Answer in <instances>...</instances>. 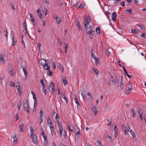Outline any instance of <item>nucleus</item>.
<instances>
[{
    "mask_svg": "<svg viewBox=\"0 0 146 146\" xmlns=\"http://www.w3.org/2000/svg\"><path fill=\"white\" fill-rule=\"evenodd\" d=\"M133 89L132 86L130 82L126 86L125 90V93L127 94H129L131 92V90Z\"/></svg>",
    "mask_w": 146,
    "mask_h": 146,
    "instance_id": "nucleus-1",
    "label": "nucleus"
},
{
    "mask_svg": "<svg viewBox=\"0 0 146 146\" xmlns=\"http://www.w3.org/2000/svg\"><path fill=\"white\" fill-rule=\"evenodd\" d=\"M84 25L85 28L88 27L89 23L91 21L90 18L89 16L85 17L84 16Z\"/></svg>",
    "mask_w": 146,
    "mask_h": 146,
    "instance_id": "nucleus-2",
    "label": "nucleus"
},
{
    "mask_svg": "<svg viewBox=\"0 0 146 146\" xmlns=\"http://www.w3.org/2000/svg\"><path fill=\"white\" fill-rule=\"evenodd\" d=\"M23 106L26 111L28 113H30L29 110V101L27 100H25L23 101Z\"/></svg>",
    "mask_w": 146,
    "mask_h": 146,
    "instance_id": "nucleus-3",
    "label": "nucleus"
},
{
    "mask_svg": "<svg viewBox=\"0 0 146 146\" xmlns=\"http://www.w3.org/2000/svg\"><path fill=\"white\" fill-rule=\"evenodd\" d=\"M55 89L54 84L53 82H51L50 84L48 89L52 94L54 93V91Z\"/></svg>",
    "mask_w": 146,
    "mask_h": 146,
    "instance_id": "nucleus-4",
    "label": "nucleus"
},
{
    "mask_svg": "<svg viewBox=\"0 0 146 146\" xmlns=\"http://www.w3.org/2000/svg\"><path fill=\"white\" fill-rule=\"evenodd\" d=\"M95 33V31L94 29L90 31H88V32H86V34L89 35V37L91 39H92L93 37V36Z\"/></svg>",
    "mask_w": 146,
    "mask_h": 146,
    "instance_id": "nucleus-5",
    "label": "nucleus"
},
{
    "mask_svg": "<svg viewBox=\"0 0 146 146\" xmlns=\"http://www.w3.org/2000/svg\"><path fill=\"white\" fill-rule=\"evenodd\" d=\"M31 138L32 139L33 142L36 145L38 144V141L37 137L36 135H35L32 137L31 136Z\"/></svg>",
    "mask_w": 146,
    "mask_h": 146,
    "instance_id": "nucleus-6",
    "label": "nucleus"
},
{
    "mask_svg": "<svg viewBox=\"0 0 146 146\" xmlns=\"http://www.w3.org/2000/svg\"><path fill=\"white\" fill-rule=\"evenodd\" d=\"M122 127L123 128V130L124 131V134L125 135H127L128 134V132L130 131V127L128 126L127 127H126L124 125H122Z\"/></svg>",
    "mask_w": 146,
    "mask_h": 146,
    "instance_id": "nucleus-7",
    "label": "nucleus"
},
{
    "mask_svg": "<svg viewBox=\"0 0 146 146\" xmlns=\"http://www.w3.org/2000/svg\"><path fill=\"white\" fill-rule=\"evenodd\" d=\"M47 61V60L42 59L39 60V63L41 66H43L47 63L46 62Z\"/></svg>",
    "mask_w": 146,
    "mask_h": 146,
    "instance_id": "nucleus-8",
    "label": "nucleus"
},
{
    "mask_svg": "<svg viewBox=\"0 0 146 146\" xmlns=\"http://www.w3.org/2000/svg\"><path fill=\"white\" fill-rule=\"evenodd\" d=\"M129 132L133 136V138L134 139L135 141H137V139L136 137L135 136V134L134 131H132V130L130 129V131H129Z\"/></svg>",
    "mask_w": 146,
    "mask_h": 146,
    "instance_id": "nucleus-9",
    "label": "nucleus"
},
{
    "mask_svg": "<svg viewBox=\"0 0 146 146\" xmlns=\"http://www.w3.org/2000/svg\"><path fill=\"white\" fill-rule=\"evenodd\" d=\"M57 124L58 127L59 129V131L63 130V127L61 123L59 121L57 122Z\"/></svg>",
    "mask_w": 146,
    "mask_h": 146,
    "instance_id": "nucleus-10",
    "label": "nucleus"
},
{
    "mask_svg": "<svg viewBox=\"0 0 146 146\" xmlns=\"http://www.w3.org/2000/svg\"><path fill=\"white\" fill-rule=\"evenodd\" d=\"M12 138L14 140L13 141V145H15L16 144L18 141V139L16 135H15L14 136H12Z\"/></svg>",
    "mask_w": 146,
    "mask_h": 146,
    "instance_id": "nucleus-11",
    "label": "nucleus"
},
{
    "mask_svg": "<svg viewBox=\"0 0 146 146\" xmlns=\"http://www.w3.org/2000/svg\"><path fill=\"white\" fill-rule=\"evenodd\" d=\"M43 66L44 69L45 70H50V67L47 63Z\"/></svg>",
    "mask_w": 146,
    "mask_h": 146,
    "instance_id": "nucleus-12",
    "label": "nucleus"
},
{
    "mask_svg": "<svg viewBox=\"0 0 146 146\" xmlns=\"http://www.w3.org/2000/svg\"><path fill=\"white\" fill-rule=\"evenodd\" d=\"M117 17V15L115 12H113L112 13L111 15L112 19L113 21H115Z\"/></svg>",
    "mask_w": 146,
    "mask_h": 146,
    "instance_id": "nucleus-13",
    "label": "nucleus"
},
{
    "mask_svg": "<svg viewBox=\"0 0 146 146\" xmlns=\"http://www.w3.org/2000/svg\"><path fill=\"white\" fill-rule=\"evenodd\" d=\"M56 21L58 25H59L62 22L61 19L59 17H57L55 18Z\"/></svg>",
    "mask_w": 146,
    "mask_h": 146,
    "instance_id": "nucleus-14",
    "label": "nucleus"
},
{
    "mask_svg": "<svg viewBox=\"0 0 146 146\" xmlns=\"http://www.w3.org/2000/svg\"><path fill=\"white\" fill-rule=\"evenodd\" d=\"M12 46H13L16 43L17 41L15 40L13 36H13H12Z\"/></svg>",
    "mask_w": 146,
    "mask_h": 146,
    "instance_id": "nucleus-15",
    "label": "nucleus"
},
{
    "mask_svg": "<svg viewBox=\"0 0 146 146\" xmlns=\"http://www.w3.org/2000/svg\"><path fill=\"white\" fill-rule=\"evenodd\" d=\"M88 96L89 100V101L90 102L92 101L93 98L91 93L90 92H88Z\"/></svg>",
    "mask_w": 146,
    "mask_h": 146,
    "instance_id": "nucleus-16",
    "label": "nucleus"
},
{
    "mask_svg": "<svg viewBox=\"0 0 146 146\" xmlns=\"http://www.w3.org/2000/svg\"><path fill=\"white\" fill-rule=\"evenodd\" d=\"M92 111L94 113L95 115H96L98 112V111L97 109L96 106H94L92 108Z\"/></svg>",
    "mask_w": 146,
    "mask_h": 146,
    "instance_id": "nucleus-17",
    "label": "nucleus"
},
{
    "mask_svg": "<svg viewBox=\"0 0 146 146\" xmlns=\"http://www.w3.org/2000/svg\"><path fill=\"white\" fill-rule=\"evenodd\" d=\"M0 61L2 62L3 64L5 63V61L4 58L3 56L1 54H0Z\"/></svg>",
    "mask_w": 146,
    "mask_h": 146,
    "instance_id": "nucleus-18",
    "label": "nucleus"
},
{
    "mask_svg": "<svg viewBox=\"0 0 146 146\" xmlns=\"http://www.w3.org/2000/svg\"><path fill=\"white\" fill-rule=\"evenodd\" d=\"M22 68L23 71L24 73L25 78H26V76H27V72L26 70L25 69V67L24 66H22Z\"/></svg>",
    "mask_w": 146,
    "mask_h": 146,
    "instance_id": "nucleus-19",
    "label": "nucleus"
},
{
    "mask_svg": "<svg viewBox=\"0 0 146 146\" xmlns=\"http://www.w3.org/2000/svg\"><path fill=\"white\" fill-rule=\"evenodd\" d=\"M29 15L30 16L31 21L35 25L34 22H35V19L34 17L32 16V15L31 13L29 14Z\"/></svg>",
    "mask_w": 146,
    "mask_h": 146,
    "instance_id": "nucleus-20",
    "label": "nucleus"
},
{
    "mask_svg": "<svg viewBox=\"0 0 146 146\" xmlns=\"http://www.w3.org/2000/svg\"><path fill=\"white\" fill-rule=\"evenodd\" d=\"M41 135L43 137L44 140H47V136L46 135L44 132H42L41 133Z\"/></svg>",
    "mask_w": 146,
    "mask_h": 146,
    "instance_id": "nucleus-21",
    "label": "nucleus"
},
{
    "mask_svg": "<svg viewBox=\"0 0 146 146\" xmlns=\"http://www.w3.org/2000/svg\"><path fill=\"white\" fill-rule=\"evenodd\" d=\"M30 133H31V136L32 137L34 135V130L33 128L32 127H30Z\"/></svg>",
    "mask_w": 146,
    "mask_h": 146,
    "instance_id": "nucleus-22",
    "label": "nucleus"
},
{
    "mask_svg": "<svg viewBox=\"0 0 146 146\" xmlns=\"http://www.w3.org/2000/svg\"><path fill=\"white\" fill-rule=\"evenodd\" d=\"M33 98L34 99V103H35V106H36V105H37V101L36 97V95L33 96Z\"/></svg>",
    "mask_w": 146,
    "mask_h": 146,
    "instance_id": "nucleus-23",
    "label": "nucleus"
},
{
    "mask_svg": "<svg viewBox=\"0 0 146 146\" xmlns=\"http://www.w3.org/2000/svg\"><path fill=\"white\" fill-rule=\"evenodd\" d=\"M22 105V103L21 101L20 100H19V102L18 104V110H20V108L21 106Z\"/></svg>",
    "mask_w": 146,
    "mask_h": 146,
    "instance_id": "nucleus-24",
    "label": "nucleus"
},
{
    "mask_svg": "<svg viewBox=\"0 0 146 146\" xmlns=\"http://www.w3.org/2000/svg\"><path fill=\"white\" fill-rule=\"evenodd\" d=\"M24 125L23 124H22L19 125L20 130L21 132H23V127Z\"/></svg>",
    "mask_w": 146,
    "mask_h": 146,
    "instance_id": "nucleus-25",
    "label": "nucleus"
},
{
    "mask_svg": "<svg viewBox=\"0 0 146 146\" xmlns=\"http://www.w3.org/2000/svg\"><path fill=\"white\" fill-rule=\"evenodd\" d=\"M96 32L98 35L100 32V29L99 27H96Z\"/></svg>",
    "mask_w": 146,
    "mask_h": 146,
    "instance_id": "nucleus-26",
    "label": "nucleus"
},
{
    "mask_svg": "<svg viewBox=\"0 0 146 146\" xmlns=\"http://www.w3.org/2000/svg\"><path fill=\"white\" fill-rule=\"evenodd\" d=\"M13 71V70L12 68L10 69L9 71V74L12 76H13L14 75V73Z\"/></svg>",
    "mask_w": 146,
    "mask_h": 146,
    "instance_id": "nucleus-27",
    "label": "nucleus"
},
{
    "mask_svg": "<svg viewBox=\"0 0 146 146\" xmlns=\"http://www.w3.org/2000/svg\"><path fill=\"white\" fill-rule=\"evenodd\" d=\"M86 27V28H85L86 29V32H88V31H90L91 30H92V27L91 26H89L88 28V27Z\"/></svg>",
    "mask_w": 146,
    "mask_h": 146,
    "instance_id": "nucleus-28",
    "label": "nucleus"
},
{
    "mask_svg": "<svg viewBox=\"0 0 146 146\" xmlns=\"http://www.w3.org/2000/svg\"><path fill=\"white\" fill-rule=\"evenodd\" d=\"M111 77L112 78V80H111V81L113 82V84H114L115 85H116V81L115 80L113 76L112 75H111Z\"/></svg>",
    "mask_w": 146,
    "mask_h": 146,
    "instance_id": "nucleus-29",
    "label": "nucleus"
},
{
    "mask_svg": "<svg viewBox=\"0 0 146 146\" xmlns=\"http://www.w3.org/2000/svg\"><path fill=\"white\" fill-rule=\"evenodd\" d=\"M52 123V121L50 119V117H47V123L48 125L49 124H51Z\"/></svg>",
    "mask_w": 146,
    "mask_h": 146,
    "instance_id": "nucleus-30",
    "label": "nucleus"
},
{
    "mask_svg": "<svg viewBox=\"0 0 146 146\" xmlns=\"http://www.w3.org/2000/svg\"><path fill=\"white\" fill-rule=\"evenodd\" d=\"M17 91L18 94L19 96H21V88H17Z\"/></svg>",
    "mask_w": 146,
    "mask_h": 146,
    "instance_id": "nucleus-31",
    "label": "nucleus"
},
{
    "mask_svg": "<svg viewBox=\"0 0 146 146\" xmlns=\"http://www.w3.org/2000/svg\"><path fill=\"white\" fill-rule=\"evenodd\" d=\"M23 25L24 28H25V34H26V33H27L28 34V33H27L28 31H27V25H26V24L25 23H23Z\"/></svg>",
    "mask_w": 146,
    "mask_h": 146,
    "instance_id": "nucleus-32",
    "label": "nucleus"
},
{
    "mask_svg": "<svg viewBox=\"0 0 146 146\" xmlns=\"http://www.w3.org/2000/svg\"><path fill=\"white\" fill-rule=\"evenodd\" d=\"M77 25L80 30H82L81 27V26L80 23L79 21L77 22Z\"/></svg>",
    "mask_w": 146,
    "mask_h": 146,
    "instance_id": "nucleus-33",
    "label": "nucleus"
},
{
    "mask_svg": "<svg viewBox=\"0 0 146 146\" xmlns=\"http://www.w3.org/2000/svg\"><path fill=\"white\" fill-rule=\"evenodd\" d=\"M137 111L139 115L142 114H143V110L141 108H139Z\"/></svg>",
    "mask_w": 146,
    "mask_h": 146,
    "instance_id": "nucleus-34",
    "label": "nucleus"
},
{
    "mask_svg": "<svg viewBox=\"0 0 146 146\" xmlns=\"http://www.w3.org/2000/svg\"><path fill=\"white\" fill-rule=\"evenodd\" d=\"M64 45H65V52L66 53L67 51V49L68 48V45L67 44H66L65 43H64Z\"/></svg>",
    "mask_w": 146,
    "mask_h": 146,
    "instance_id": "nucleus-35",
    "label": "nucleus"
},
{
    "mask_svg": "<svg viewBox=\"0 0 146 146\" xmlns=\"http://www.w3.org/2000/svg\"><path fill=\"white\" fill-rule=\"evenodd\" d=\"M92 69L95 72V74L97 75L99 73V72L98 70L97 69H95V68H93Z\"/></svg>",
    "mask_w": 146,
    "mask_h": 146,
    "instance_id": "nucleus-36",
    "label": "nucleus"
},
{
    "mask_svg": "<svg viewBox=\"0 0 146 146\" xmlns=\"http://www.w3.org/2000/svg\"><path fill=\"white\" fill-rule=\"evenodd\" d=\"M80 134V131H77L76 133V135L77 137L79 139L80 138V136L79 135Z\"/></svg>",
    "mask_w": 146,
    "mask_h": 146,
    "instance_id": "nucleus-37",
    "label": "nucleus"
},
{
    "mask_svg": "<svg viewBox=\"0 0 146 146\" xmlns=\"http://www.w3.org/2000/svg\"><path fill=\"white\" fill-rule=\"evenodd\" d=\"M81 94L82 97V98L84 101L85 100V97H86V95L85 93L81 92Z\"/></svg>",
    "mask_w": 146,
    "mask_h": 146,
    "instance_id": "nucleus-38",
    "label": "nucleus"
},
{
    "mask_svg": "<svg viewBox=\"0 0 146 146\" xmlns=\"http://www.w3.org/2000/svg\"><path fill=\"white\" fill-rule=\"evenodd\" d=\"M91 52L92 53V57L94 59L97 58V57L96 56L95 54L93 53L92 49L91 50Z\"/></svg>",
    "mask_w": 146,
    "mask_h": 146,
    "instance_id": "nucleus-39",
    "label": "nucleus"
},
{
    "mask_svg": "<svg viewBox=\"0 0 146 146\" xmlns=\"http://www.w3.org/2000/svg\"><path fill=\"white\" fill-rule=\"evenodd\" d=\"M59 116L58 115V114L56 113V116L55 117V120L57 122L59 121Z\"/></svg>",
    "mask_w": 146,
    "mask_h": 146,
    "instance_id": "nucleus-40",
    "label": "nucleus"
},
{
    "mask_svg": "<svg viewBox=\"0 0 146 146\" xmlns=\"http://www.w3.org/2000/svg\"><path fill=\"white\" fill-rule=\"evenodd\" d=\"M131 111H132V113L133 114V117H134L135 116V110L133 109H132Z\"/></svg>",
    "mask_w": 146,
    "mask_h": 146,
    "instance_id": "nucleus-41",
    "label": "nucleus"
},
{
    "mask_svg": "<svg viewBox=\"0 0 146 146\" xmlns=\"http://www.w3.org/2000/svg\"><path fill=\"white\" fill-rule=\"evenodd\" d=\"M47 74H48L49 76H52L53 74V73L50 70H48L47 71Z\"/></svg>",
    "mask_w": 146,
    "mask_h": 146,
    "instance_id": "nucleus-42",
    "label": "nucleus"
},
{
    "mask_svg": "<svg viewBox=\"0 0 146 146\" xmlns=\"http://www.w3.org/2000/svg\"><path fill=\"white\" fill-rule=\"evenodd\" d=\"M43 89V92H44L45 95H46V90L45 89V86H42Z\"/></svg>",
    "mask_w": 146,
    "mask_h": 146,
    "instance_id": "nucleus-43",
    "label": "nucleus"
},
{
    "mask_svg": "<svg viewBox=\"0 0 146 146\" xmlns=\"http://www.w3.org/2000/svg\"><path fill=\"white\" fill-rule=\"evenodd\" d=\"M61 97L63 98L66 101V102H67V98L65 97V95L64 94H62V95Z\"/></svg>",
    "mask_w": 146,
    "mask_h": 146,
    "instance_id": "nucleus-44",
    "label": "nucleus"
},
{
    "mask_svg": "<svg viewBox=\"0 0 146 146\" xmlns=\"http://www.w3.org/2000/svg\"><path fill=\"white\" fill-rule=\"evenodd\" d=\"M43 11L44 14L46 15L47 14V9L45 8H44L43 10H42Z\"/></svg>",
    "mask_w": 146,
    "mask_h": 146,
    "instance_id": "nucleus-45",
    "label": "nucleus"
},
{
    "mask_svg": "<svg viewBox=\"0 0 146 146\" xmlns=\"http://www.w3.org/2000/svg\"><path fill=\"white\" fill-rule=\"evenodd\" d=\"M75 98L74 99L75 102H76V104H78V105H79V103L78 102L77 98V96L76 95L75 96Z\"/></svg>",
    "mask_w": 146,
    "mask_h": 146,
    "instance_id": "nucleus-46",
    "label": "nucleus"
},
{
    "mask_svg": "<svg viewBox=\"0 0 146 146\" xmlns=\"http://www.w3.org/2000/svg\"><path fill=\"white\" fill-rule=\"evenodd\" d=\"M131 32L133 33H137L138 32V31L134 29H131Z\"/></svg>",
    "mask_w": 146,
    "mask_h": 146,
    "instance_id": "nucleus-47",
    "label": "nucleus"
},
{
    "mask_svg": "<svg viewBox=\"0 0 146 146\" xmlns=\"http://www.w3.org/2000/svg\"><path fill=\"white\" fill-rule=\"evenodd\" d=\"M67 127L69 131L71 132H73V129H72L71 128L70 126V125H68Z\"/></svg>",
    "mask_w": 146,
    "mask_h": 146,
    "instance_id": "nucleus-48",
    "label": "nucleus"
},
{
    "mask_svg": "<svg viewBox=\"0 0 146 146\" xmlns=\"http://www.w3.org/2000/svg\"><path fill=\"white\" fill-rule=\"evenodd\" d=\"M113 131L114 133L117 132V126L116 125H115V126L114 128Z\"/></svg>",
    "mask_w": 146,
    "mask_h": 146,
    "instance_id": "nucleus-49",
    "label": "nucleus"
},
{
    "mask_svg": "<svg viewBox=\"0 0 146 146\" xmlns=\"http://www.w3.org/2000/svg\"><path fill=\"white\" fill-rule=\"evenodd\" d=\"M10 86H11L13 87L15 86V84L13 81H10Z\"/></svg>",
    "mask_w": 146,
    "mask_h": 146,
    "instance_id": "nucleus-50",
    "label": "nucleus"
},
{
    "mask_svg": "<svg viewBox=\"0 0 146 146\" xmlns=\"http://www.w3.org/2000/svg\"><path fill=\"white\" fill-rule=\"evenodd\" d=\"M57 40L59 44L61 45L62 43V41L59 38H57Z\"/></svg>",
    "mask_w": 146,
    "mask_h": 146,
    "instance_id": "nucleus-51",
    "label": "nucleus"
},
{
    "mask_svg": "<svg viewBox=\"0 0 146 146\" xmlns=\"http://www.w3.org/2000/svg\"><path fill=\"white\" fill-rule=\"evenodd\" d=\"M63 82L64 86H66L68 83L67 80L66 79L63 80Z\"/></svg>",
    "mask_w": 146,
    "mask_h": 146,
    "instance_id": "nucleus-52",
    "label": "nucleus"
},
{
    "mask_svg": "<svg viewBox=\"0 0 146 146\" xmlns=\"http://www.w3.org/2000/svg\"><path fill=\"white\" fill-rule=\"evenodd\" d=\"M44 146H48L47 139L46 140H44Z\"/></svg>",
    "mask_w": 146,
    "mask_h": 146,
    "instance_id": "nucleus-53",
    "label": "nucleus"
},
{
    "mask_svg": "<svg viewBox=\"0 0 146 146\" xmlns=\"http://www.w3.org/2000/svg\"><path fill=\"white\" fill-rule=\"evenodd\" d=\"M84 6L85 5L84 4H81L78 8H83Z\"/></svg>",
    "mask_w": 146,
    "mask_h": 146,
    "instance_id": "nucleus-54",
    "label": "nucleus"
},
{
    "mask_svg": "<svg viewBox=\"0 0 146 146\" xmlns=\"http://www.w3.org/2000/svg\"><path fill=\"white\" fill-rule=\"evenodd\" d=\"M52 66L53 67V68L55 70V68H56V64L55 63L53 62L52 64Z\"/></svg>",
    "mask_w": 146,
    "mask_h": 146,
    "instance_id": "nucleus-55",
    "label": "nucleus"
},
{
    "mask_svg": "<svg viewBox=\"0 0 146 146\" xmlns=\"http://www.w3.org/2000/svg\"><path fill=\"white\" fill-rule=\"evenodd\" d=\"M94 60L95 61V63H96V65H97L99 63V59H97V58H96V59H95Z\"/></svg>",
    "mask_w": 146,
    "mask_h": 146,
    "instance_id": "nucleus-56",
    "label": "nucleus"
},
{
    "mask_svg": "<svg viewBox=\"0 0 146 146\" xmlns=\"http://www.w3.org/2000/svg\"><path fill=\"white\" fill-rule=\"evenodd\" d=\"M125 73V75L127 76L128 78H132V76L128 74L127 72H126Z\"/></svg>",
    "mask_w": 146,
    "mask_h": 146,
    "instance_id": "nucleus-57",
    "label": "nucleus"
},
{
    "mask_svg": "<svg viewBox=\"0 0 146 146\" xmlns=\"http://www.w3.org/2000/svg\"><path fill=\"white\" fill-rule=\"evenodd\" d=\"M40 118H41V117H43V111L42 110H41L40 111Z\"/></svg>",
    "mask_w": 146,
    "mask_h": 146,
    "instance_id": "nucleus-58",
    "label": "nucleus"
},
{
    "mask_svg": "<svg viewBox=\"0 0 146 146\" xmlns=\"http://www.w3.org/2000/svg\"><path fill=\"white\" fill-rule=\"evenodd\" d=\"M50 131H51V134L52 135V136H53V134L54 133V128L53 129H50Z\"/></svg>",
    "mask_w": 146,
    "mask_h": 146,
    "instance_id": "nucleus-59",
    "label": "nucleus"
},
{
    "mask_svg": "<svg viewBox=\"0 0 146 146\" xmlns=\"http://www.w3.org/2000/svg\"><path fill=\"white\" fill-rule=\"evenodd\" d=\"M40 82L42 85V86H45V84L43 81V79H42L41 80Z\"/></svg>",
    "mask_w": 146,
    "mask_h": 146,
    "instance_id": "nucleus-60",
    "label": "nucleus"
},
{
    "mask_svg": "<svg viewBox=\"0 0 146 146\" xmlns=\"http://www.w3.org/2000/svg\"><path fill=\"white\" fill-rule=\"evenodd\" d=\"M126 12L129 13L130 14H131L132 10L131 9H127L126 11Z\"/></svg>",
    "mask_w": 146,
    "mask_h": 146,
    "instance_id": "nucleus-61",
    "label": "nucleus"
},
{
    "mask_svg": "<svg viewBox=\"0 0 146 146\" xmlns=\"http://www.w3.org/2000/svg\"><path fill=\"white\" fill-rule=\"evenodd\" d=\"M146 35V33H142L140 35V36L142 37H145Z\"/></svg>",
    "mask_w": 146,
    "mask_h": 146,
    "instance_id": "nucleus-62",
    "label": "nucleus"
},
{
    "mask_svg": "<svg viewBox=\"0 0 146 146\" xmlns=\"http://www.w3.org/2000/svg\"><path fill=\"white\" fill-rule=\"evenodd\" d=\"M50 124L49 126L50 128V129L54 128V126L53 124H52V123H51V124Z\"/></svg>",
    "mask_w": 146,
    "mask_h": 146,
    "instance_id": "nucleus-63",
    "label": "nucleus"
},
{
    "mask_svg": "<svg viewBox=\"0 0 146 146\" xmlns=\"http://www.w3.org/2000/svg\"><path fill=\"white\" fill-rule=\"evenodd\" d=\"M106 54L108 56L110 54V52L108 49L107 50H106Z\"/></svg>",
    "mask_w": 146,
    "mask_h": 146,
    "instance_id": "nucleus-64",
    "label": "nucleus"
}]
</instances>
